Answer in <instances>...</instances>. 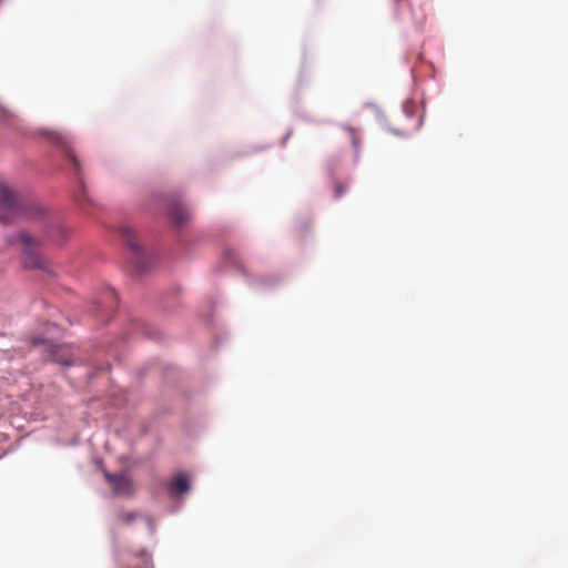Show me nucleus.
I'll list each match as a JSON object with an SVG mask.
<instances>
[{
	"label": "nucleus",
	"mask_w": 568,
	"mask_h": 568,
	"mask_svg": "<svg viewBox=\"0 0 568 568\" xmlns=\"http://www.w3.org/2000/svg\"><path fill=\"white\" fill-rule=\"evenodd\" d=\"M0 222L3 225L13 223V219L38 221L45 215V210L36 202H27L3 181H0Z\"/></svg>",
	"instance_id": "f257e3e1"
},
{
	"label": "nucleus",
	"mask_w": 568,
	"mask_h": 568,
	"mask_svg": "<svg viewBox=\"0 0 568 568\" xmlns=\"http://www.w3.org/2000/svg\"><path fill=\"white\" fill-rule=\"evenodd\" d=\"M116 302V294L113 288H106L102 295L94 302V314L101 315V320H106L110 312L113 310Z\"/></svg>",
	"instance_id": "0eeeda50"
},
{
	"label": "nucleus",
	"mask_w": 568,
	"mask_h": 568,
	"mask_svg": "<svg viewBox=\"0 0 568 568\" xmlns=\"http://www.w3.org/2000/svg\"><path fill=\"white\" fill-rule=\"evenodd\" d=\"M119 233L129 248V261L134 270L140 274L151 271L156 261V255L146 250L140 242L136 227L125 223L119 227Z\"/></svg>",
	"instance_id": "7ed1b4c3"
},
{
	"label": "nucleus",
	"mask_w": 568,
	"mask_h": 568,
	"mask_svg": "<svg viewBox=\"0 0 568 568\" xmlns=\"http://www.w3.org/2000/svg\"><path fill=\"white\" fill-rule=\"evenodd\" d=\"M41 134H43L45 138H48L53 144L63 148L67 159L72 164L74 171L78 172L80 169V164H79L77 156L74 155V153L72 152V150L69 146V143H70L69 138L60 132L50 131V130H42Z\"/></svg>",
	"instance_id": "39448f33"
},
{
	"label": "nucleus",
	"mask_w": 568,
	"mask_h": 568,
	"mask_svg": "<svg viewBox=\"0 0 568 568\" xmlns=\"http://www.w3.org/2000/svg\"><path fill=\"white\" fill-rule=\"evenodd\" d=\"M151 200L162 206V210L178 227L184 226L192 216L190 209L175 197L154 194Z\"/></svg>",
	"instance_id": "20e7f679"
},
{
	"label": "nucleus",
	"mask_w": 568,
	"mask_h": 568,
	"mask_svg": "<svg viewBox=\"0 0 568 568\" xmlns=\"http://www.w3.org/2000/svg\"><path fill=\"white\" fill-rule=\"evenodd\" d=\"M44 236L52 243L62 244L69 234V231L58 221H50L43 227Z\"/></svg>",
	"instance_id": "6e6552de"
},
{
	"label": "nucleus",
	"mask_w": 568,
	"mask_h": 568,
	"mask_svg": "<svg viewBox=\"0 0 568 568\" xmlns=\"http://www.w3.org/2000/svg\"><path fill=\"white\" fill-rule=\"evenodd\" d=\"M136 517H140V515L138 514H134V513H128L123 516V519L125 521H132L133 519H135Z\"/></svg>",
	"instance_id": "f8f14e48"
},
{
	"label": "nucleus",
	"mask_w": 568,
	"mask_h": 568,
	"mask_svg": "<svg viewBox=\"0 0 568 568\" xmlns=\"http://www.w3.org/2000/svg\"><path fill=\"white\" fill-rule=\"evenodd\" d=\"M104 477L115 495L131 496L133 494V484L126 475L104 471Z\"/></svg>",
	"instance_id": "423d86ee"
},
{
	"label": "nucleus",
	"mask_w": 568,
	"mask_h": 568,
	"mask_svg": "<svg viewBox=\"0 0 568 568\" xmlns=\"http://www.w3.org/2000/svg\"><path fill=\"white\" fill-rule=\"evenodd\" d=\"M168 489L170 495L175 497L186 493L190 489V484L187 478L183 474H180L172 479Z\"/></svg>",
	"instance_id": "1a4fd4ad"
},
{
	"label": "nucleus",
	"mask_w": 568,
	"mask_h": 568,
	"mask_svg": "<svg viewBox=\"0 0 568 568\" xmlns=\"http://www.w3.org/2000/svg\"><path fill=\"white\" fill-rule=\"evenodd\" d=\"M343 193H344V190H343L342 185H337L335 189V196L338 199L343 195Z\"/></svg>",
	"instance_id": "ddd939ff"
},
{
	"label": "nucleus",
	"mask_w": 568,
	"mask_h": 568,
	"mask_svg": "<svg viewBox=\"0 0 568 568\" xmlns=\"http://www.w3.org/2000/svg\"><path fill=\"white\" fill-rule=\"evenodd\" d=\"M84 193H85L84 185H83L82 181H79V191L75 192L74 196L78 201H81L84 199Z\"/></svg>",
	"instance_id": "9b49d317"
},
{
	"label": "nucleus",
	"mask_w": 568,
	"mask_h": 568,
	"mask_svg": "<svg viewBox=\"0 0 568 568\" xmlns=\"http://www.w3.org/2000/svg\"><path fill=\"white\" fill-rule=\"evenodd\" d=\"M4 242L8 246H21V256L26 268L50 272L49 261L39 251L43 242L31 235L27 230H19L16 233L4 235Z\"/></svg>",
	"instance_id": "f03ea898"
},
{
	"label": "nucleus",
	"mask_w": 568,
	"mask_h": 568,
	"mask_svg": "<svg viewBox=\"0 0 568 568\" xmlns=\"http://www.w3.org/2000/svg\"><path fill=\"white\" fill-rule=\"evenodd\" d=\"M143 520L145 521L146 526L150 528L151 531H153V526H152V521L149 517H142Z\"/></svg>",
	"instance_id": "4468645a"
},
{
	"label": "nucleus",
	"mask_w": 568,
	"mask_h": 568,
	"mask_svg": "<svg viewBox=\"0 0 568 568\" xmlns=\"http://www.w3.org/2000/svg\"><path fill=\"white\" fill-rule=\"evenodd\" d=\"M404 112L409 115V102L404 103L403 105Z\"/></svg>",
	"instance_id": "2eb2a0df"
},
{
	"label": "nucleus",
	"mask_w": 568,
	"mask_h": 568,
	"mask_svg": "<svg viewBox=\"0 0 568 568\" xmlns=\"http://www.w3.org/2000/svg\"><path fill=\"white\" fill-rule=\"evenodd\" d=\"M52 355H53V361L64 367H69L71 365H73V363H74L70 356H64L63 354H61V349H54Z\"/></svg>",
	"instance_id": "9d476101"
}]
</instances>
